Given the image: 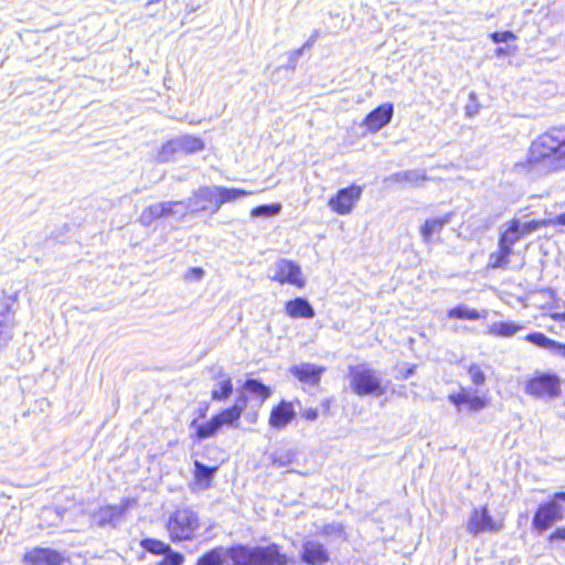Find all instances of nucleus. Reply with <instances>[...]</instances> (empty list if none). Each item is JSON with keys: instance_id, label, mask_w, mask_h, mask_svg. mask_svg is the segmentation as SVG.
<instances>
[{"instance_id": "obj_3", "label": "nucleus", "mask_w": 565, "mask_h": 565, "mask_svg": "<svg viewBox=\"0 0 565 565\" xmlns=\"http://www.w3.org/2000/svg\"><path fill=\"white\" fill-rule=\"evenodd\" d=\"M201 527L198 513L190 507H178L164 523L169 541L174 544L193 541Z\"/></svg>"}, {"instance_id": "obj_46", "label": "nucleus", "mask_w": 565, "mask_h": 565, "mask_svg": "<svg viewBox=\"0 0 565 565\" xmlns=\"http://www.w3.org/2000/svg\"><path fill=\"white\" fill-rule=\"evenodd\" d=\"M417 365L412 364L406 370H404L401 374V377L403 380H407L411 375H413L416 372Z\"/></svg>"}, {"instance_id": "obj_26", "label": "nucleus", "mask_w": 565, "mask_h": 565, "mask_svg": "<svg viewBox=\"0 0 565 565\" xmlns=\"http://www.w3.org/2000/svg\"><path fill=\"white\" fill-rule=\"evenodd\" d=\"M254 192L241 188L216 186L217 201L215 209H221L225 203L235 202L242 198L252 195Z\"/></svg>"}, {"instance_id": "obj_14", "label": "nucleus", "mask_w": 565, "mask_h": 565, "mask_svg": "<svg viewBox=\"0 0 565 565\" xmlns=\"http://www.w3.org/2000/svg\"><path fill=\"white\" fill-rule=\"evenodd\" d=\"M296 418L295 405L291 401L280 399L268 415V426L274 430H282Z\"/></svg>"}, {"instance_id": "obj_17", "label": "nucleus", "mask_w": 565, "mask_h": 565, "mask_svg": "<svg viewBox=\"0 0 565 565\" xmlns=\"http://www.w3.org/2000/svg\"><path fill=\"white\" fill-rule=\"evenodd\" d=\"M126 504H105L93 513V520L98 526L116 525L122 520L126 512Z\"/></svg>"}, {"instance_id": "obj_7", "label": "nucleus", "mask_w": 565, "mask_h": 565, "mask_svg": "<svg viewBox=\"0 0 565 565\" xmlns=\"http://www.w3.org/2000/svg\"><path fill=\"white\" fill-rule=\"evenodd\" d=\"M524 392L535 398H556L562 393L561 377L555 373L535 371L525 381Z\"/></svg>"}, {"instance_id": "obj_37", "label": "nucleus", "mask_w": 565, "mask_h": 565, "mask_svg": "<svg viewBox=\"0 0 565 565\" xmlns=\"http://www.w3.org/2000/svg\"><path fill=\"white\" fill-rule=\"evenodd\" d=\"M489 38L495 44H499L502 42H514L518 39L516 34H514L512 31L492 32L489 35Z\"/></svg>"}, {"instance_id": "obj_48", "label": "nucleus", "mask_w": 565, "mask_h": 565, "mask_svg": "<svg viewBox=\"0 0 565 565\" xmlns=\"http://www.w3.org/2000/svg\"><path fill=\"white\" fill-rule=\"evenodd\" d=\"M554 321L565 322V312H555L551 315Z\"/></svg>"}, {"instance_id": "obj_36", "label": "nucleus", "mask_w": 565, "mask_h": 565, "mask_svg": "<svg viewBox=\"0 0 565 565\" xmlns=\"http://www.w3.org/2000/svg\"><path fill=\"white\" fill-rule=\"evenodd\" d=\"M181 142L183 149L190 153L202 151L205 148V143L200 137L186 136L182 138Z\"/></svg>"}, {"instance_id": "obj_28", "label": "nucleus", "mask_w": 565, "mask_h": 565, "mask_svg": "<svg viewBox=\"0 0 565 565\" xmlns=\"http://www.w3.org/2000/svg\"><path fill=\"white\" fill-rule=\"evenodd\" d=\"M230 558V547H213L198 557L194 565H223L224 558Z\"/></svg>"}, {"instance_id": "obj_45", "label": "nucleus", "mask_w": 565, "mask_h": 565, "mask_svg": "<svg viewBox=\"0 0 565 565\" xmlns=\"http://www.w3.org/2000/svg\"><path fill=\"white\" fill-rule=\"evenodd\" d=\"M331 405H332V399L331 398H324V399L321 401L320 406H321L322 413L324 415H330V413H331Z\"/></svg>"}, {"instance_id": "obj_9", "label": "nucleus", "mask_w": 565, "mask_h": 565, "mask_svg": "<svg viewBox=\"0 0 565 565\" xmlns=\"http://www.w3.org/2000/svg\"><path fill=\"white\" fill-rule=\"evenodd\" d=\"M466 527L472 536L482 533H497L504 527V520L503 518L493 516L489 508L483 504L471 510Z\"/></svg>"}, {"instance_id": "obj_21", "label": "nucleus", "mask_w": 565, "mask_h": 565, "mask_svg": "<svg viewBox=\"0 0 565 565\" xmlns=\"http://www.w3.org/2000/svg\"><path fill=\"white\" fill-rule=\"evenodd\" d=\"M524 340L540 349L547 350L553 353L559 354L565 358V343L557 342L554 339L548 338L541 331H533L524 337Z\"/></svg>"}, {"instance_id": "obj_34", "label": "nucleus", "mask_w": 565, "mask_h": 565, "mask_svg": "<svg viewBox=\"0 0 565 565\" xmlns=\"http://www.w3.org/2000/svg\"><path fill=\"white\" fill-rule=\"evenodd\" d=\"M467 373L471 383L476 386H482L487 382V375L482 367L477 363H471L467 367Z\"/></svg>"}, {"instance_id": "obj_39", "label": "nucleus", "mask_w": 565, "mask_h": 565, "mask_svg": "<svg viewBox=\"0 0 565 565\" xmlns=\"http://www.w3.org/2000/svg\"><path fill=\"white\" fill-rule=\"evenodd\" d=\"M160 207L162 209V218L168 217L175 213L174 207L178 205H183V201H168V202H160Z\"/></svg>"}, {"instance_id": "obj_5", "label": "nucleus", "mask_w": 565, "mask_h": 565, "mask_svg": "<svg viewBox=\"0 0 565 565\" xmlns=\"http://www.w3.org/2000/svg\"><path fill=\"white\" fill-rule=\"evenodd\" d=\"M558 137L552 132L539 135L531 143L522 166L531 171L551 161L557 164Z\"/></svg>"}, {"instance_id": "obj_22", "label": "nucleus", "mask_w": 565, "mask_h": 565, "mask_svg": "<svg viewBox=\"0 0 565 565\" xmlns=\"http://www.w3.org/2000/svg\"><path fill=\"white\" fill-rule=\"evenodd\" d=\"M285 312L291 319H311L316 312L310 302L302 297H296L285 302Z\"/></svg>"}, {"instance_id": "obj_30", "label": "nucleus", "mask_w": 565, "mask_h": 565, "mask_svg": "<svg viewBox=\"0 0 565 565\" xmlns=\"http://www.w3.org/2000/svg\"><path fill=\"white\" fill-rule=\"evenodd\" d=\"M217 470V466L207 467L200 461L194 462V481L195 483L202 488L207 489L211 487L212 478L214 472Z\"/></svg>"}, {"instance_id": "obj_33", "label": "nucleus", "mask_w": 565, "mask_h": 565, "mask_svg": "<svg viewBox=\"0 0 565 565\" xmlns=\"http://www.w3.org/2000/svg\"><path fill=\"white\" fill-rule=\"evenodd\" d=\"M162 209L159 203H154L145 207L139 216V222L143 226H150L156 221L162 218Z\"/></svg>"}, {"instance_id": "obj_32", "label": "nucleus", "mask_w": 565, "mask_h": 565, "mask_svg": "<svg viewBox=\"0 0 565 565\" xmlns=\"http://www.w3.org/2000/svg\"><path fill=\"white\" fill-rule=\"evenodd\" d=\"M448 318H455L460 320H479L480 318H483V316L477 310V309H470L467 308L463 305L456 306L447 311Z\"/></svg>"}, {"instance_id": "obj_24", "label": "nucleus", "mask_w": 565, "mask_h": 565, "mask_svg": "<svg viewBox=\"0 0 565 565\" xmlns=\"http://www.w3.org/2000/svg\"><path fill=\"white\" fill-rule=\"evenodd\" d=\"M452 214L447 213L439 217L427 218L419 227V234L423 237L425 243H429L431 241L433 235L439 234L446 224H448L451 220Z\"/></svg>"}, {"instance_id": "obj_10", "label": "nucleus", "mask_w": 565, "mask_h": 565, "mask_svg": "<svg viewBox=\"0 0 565 565\" xmlns=\"http://www.w3.org/2000/svg\"><path fill=\"white\" fill-rule=\"evenodd\" d=\"M362 185L351 183L345 188L339 189L329 198L328 207L337 215H348L353 212L362 198Z\"/></svg>"}, {"instance_id": "obj_25", "label": "nucleus", "mask_w": 565, "mask_h": 565, "mask_svg": "<svg viewBox=\"0 0 565 565\" xmlns=\"http://www.w3.org/2000/svg\"><path fill=\"white\" fill-rule=\"evenodd\" d=\"M139 545L145 552L153 556L164 557L166 555L177 552L172 550L169 543L156 537H143L140 540Z\"/></svg>"}, {"instance_id": "obj_47", "label": "nucleus", "mask_w": 565, "mask_h": 565, "mask_svg": "<svg viewBox=\"0 0 565 565\" xmlns=\"http://www.w3.org/2000/svg\"><path fill=\"white\" fill-rule=\"evenodd\" d=\"M515 51H516V46H513L511 49V51H508L507 49H503V47H497L494 53H495V56L501 57V56L508 55L510 53H514Z\"/></svg>"}, {"instance_id": "obj_40", "label": "nucleus", "mask_w": 565, "mask_h": 565, "mask_svg": "<svg viewBox=\"0 0 565 565\" xmlns=\"http://www.w3.org/2000/svg\"><path fill=\"white\" fill-rule=\"evenodd\" d=\"M204 275V270L201 267H191L184 274V279L189 281L200 280Z\"/></svg>"}, {"instance_id": "obj_18", "label": "nucleus", "mask_w": 565, "mask_h": 565, "mask_svg": "<svg viewBox=\"0 0 565 565\" xmlns=\"http://www.w3.org/2000/svg\"><path fill=\"white\" fill-rule=\"evenodd\" d=\"M324 372V366L311 363H301L290 369V373L296 380L309 385L319 384Z\"/></svg>"}, {"instance_id": "obj_4", "label": "nucleus", "mask_w": 565, "mask_h": 565, "mask_svg": "<svg viewBox=\"0 0 565 565\" xmlns=\"http://www.w3.org/2000/svg\"><path fill=\"white\" fill-rule=\"evenodd\" d=\"M348 379L352 392L358 396H381L386 392L377 372L367 364L350 365Z\"/></svg>"}, {"instance_id": "obj_8", "label": "nucleus", "mask_w": 565, "mask_h": 565, "mask_svg": "<svg viewBox=\"0 0 565 565\" xmlns=\"http://www.w3.org/2000/svg\"><path fill=\"white\" fill-rule=\"evenodd\" d=\"M447 401L458 413L478 414L490 405V397L487 392H478L470 387H460L459 391L447 395Z\"/></svg>"}, {"instance_id": "obj_31", "label": "nucleus", "mask_w": 565, "mask_h": 565, "mask_svg": "<svg viewBox=\"0 0 565 565\" xmlns=\"http://www.w3.org/2000/svg\"><path fill=\"white\" fill-rule=\"evenodd\" d=\"M392 180L399 184L418 185L427 180V175L425 173L411 170L393 174Z\"/></svg>"}, {"instance_id": "obj_11", "label": "nucleus", "mask_w": 565, "mask_h": 565, "mask_svg": "<svg viewBox=\"0 0 565 565\" xmlns=\"http://www.w3.org/2000/svg\"><path fill=\"white\" fill-rule=\"evenodd\" d=\"M516 237L512 236L504 230L499 234L498 247L489 254V260L486 265L487 270H495L499 268H510L511 257L515 254L514 244Z\"/></svg>"}, {"instance_id": "obj_41", "label": "nucleus", "mask_w": 565, "mask_h": 565, "mask_svg": "<svg viewBox=\"0 0 565 565\" xmlns=\"http://www.w3.org/2000/svg\"><path fill=\"white\" fill-rule=\"evenodd\" d=\"M546 220V227L547 226H565V212L561 213L559 215Z\"/></svg>"}, {"instance_id": "obj_13", "label": "nucleus", "mask_w": 565, "mask_h": 565, "mask_svg": "<svg viewBox=\"0 0 565 565\" xmlns=\"http://www.w3.org/2000/svg\"><path fill=\"white\" fill-rule=\"evenodd\" d=\"M25 565H63L65 556L62 552L50 547H32L22 557Z\"/></svg>"}, {"instance_id": "obj_49", "label": "nucleus", "mask_w": 565, "mask_h": 565, "mask_svg": "<svg viewBox=\"0 0 565 565\" xmlns=\"http://www.w3.org/2000/svg\"><path fill=\"white\" fill-rule=\"evenodd\" d=\"M207 409H209V404L205 403L204 406L199 409V417L205 418Z\"/></svg>"}, {"instance_id": "obj_35", "label": "nucleus", "mask_w": 565, "mask_h": 565, "mask_svg": "<svg viewBox=\"0 0 565 565\" xmlns=\"http://www.w3.org/2000/svg\"><path fill=\"white\" fill-rule=\"evenodd\" d=\"M280 210L281 205L279 203L263 204L252 209L250 214L252 216H274L278 214Z\"/></svg>"}, {"instance_id": "obj_38", "label": "nucleus", "mask_w": 565, "mask_h": 565, "mask_svg": "<svg viewBox=\"0 0 565 565\" xmlns=\"http://www.w3.org/2000/svg\"><path fill=\"white\" fill-rule=\"evenodd\" d=\"M184 556L180 552H175L162 557L156 565H182Z\"/></svg>"}, {"instance_id": "obj_1", "label": "nucleus", "mask_w": 565, "mask_h": 565, "mask_svg": "<svg viewBox=\"0 0 565 565\" xmlns=\"http://www.w3.org/2000/svg\"><path fill=\"white\" fill-rule=\"evenodd\" d=\"M247 393L257 398L259 405H262L271 396L273 390L258 380L246 379L231 405L221 408L204 424H199L198 419L191 420L190 427L193 429L191 439L199 443L214 437L225 427L237 428L244 415L247 423L256 424L259 419V412L256 409L247 412L249 402Z\"/></svg>"}, {"instance_id": "obj_23", "label": "nucleus", "mask_w": 565, "mask_h": 565, "mask_svg": "<svg viewBox=\"0 0 565 565\" xmlns=\"http://www.w3.org/2000/svg\"><path fill=\"white\" fill-rule=\"evenodd\" d=\"M542 227H546L545 218H536L522 224L519 218L513 217L507 222L505 230L508 231V234L510 233L512 236L516 237V241H519L523 236L532 232H535Z\"/></svg>"}, {"instance_id": "obj_16", "label": "nucleus", "mask_w": 565, "mask_h": 565, "mask_svg": "<svg viewBox=\"0 0 565 565\" xmlns=\"http://www.w3.org/2000/svg\"><path fill=\"white\" fill-rule=\"evenodd\" d=\"M216 201V186H200L190 199V203L194 205V212L210 210L212 213H216L220 210L215 209Z\"/></svg>"}, {"instance_id": "obj_6", "label": "nucleus", "mask_w": 565, "mask_h": 565, "mask_svg": "<svg viewBox=\"0 0 565 565\" xmlns=\"http://www.w3.org/2000/svg\"><path fill=\"white\" fill-rule=\"evenodd\" d=\"M559 501L565 502V492H555L550 500L541 503L532 519V527L536 534H542L564 518V509Z\"/></svg>"}, {"instance_id": "obj_43", "label": "nucleus", "mask_w": 565, "mask_h": 565, "mask_svg": "<svg viewBox=\"0 0 565 565\" xmlns=\"http://www.w3.org/2000/svg\"><path fill=\"white\" fill-rule=\"evenodd\" d=\"M319 416L317 408H307L301 413V417L307 422H315Z\"/></svg>"}, {"instance_id": "obj_29", "label": "nucleus", "mask_w": 565, "mask_h": 565, "mask_svg": "<svg viewBox=\"0 0 565 565\" xmlns=\"http://www.w3.org/2000/svg\"><path fill=\"white\" fill-rule=\"evenodd\" d=\"M18 301V292L0 295V328L6 327L7 321L12 318L14 313V305Z\"/></svg>"}, {"instance_id": "obj_12", "label": "nucleus", "mask_w": 565, "mask_h": 565, "mask_svg": "<svg viewBox=\"0 0 565 565\" xmlns=\"http://www.w3.org/2000/svg\"><path fill=\"white\" fill-rule=\"evenodd\" d=\"M271 280L280 285L288 284L298 289H302L306 286V278L300 266L296 262L286 258L277 262L276 271Z\"/></svg>"}, {"instance_id": "obj_44", "label": "nucleus", "mask_w": 565, "mask_h": 565, "mask_svg": "<svg viewBox=\"0 0 565 565\" xmlns=\"http://www.w3.org/2000/svg\"><path fill=\"white\" fill-rule=\"evenodd\" d=\"M548 541H565V526L555 529L548 536Z\"/></svg>"}, {"instance_id": "obj_27", "label": "nucleus", "mask_w": 565, "mask_h": 565, "mask_svg": "<svg viewBox=\"0 0 565 565\" xmlns=\"http://www.w3.org/2000/svg\"><path fill=\"white\" fill-rule=\"evenodd\" d=\"M524 326L515 321H499L490 324L488 334L499 338H509L523 330Z\"/></svg>"}, {"instance_id": "obj_19", "label": "nucleus", "mask_w": 565, "mask_h": 565, "mask_svg": "<svg viewBox=\"0 0 565 565\" xmlns=\"http://www.w3.org/2000/svg\"><path fill=\"white\" fill-rule=\"evenodd\" d=\"M212 379L216 383L215 387L211 391V399L217 403L227 401L234 392V383L230 374L220 370L213 374Z\"/></svg>"}, {"instance_id": "obj_15", "label": "nucleus", "mask_w": 565, "mask_h": 565, "mask_svg": "<svg viewBox=\"0 0 565 565\" xmlns=\"http://www.w3.org/2000/svg\"><path fill=\"white\" fill-rule=\"evenodd\" d=\"M393 114L392 103L381 104L363 118L361 126L365 127L369 132L375 134L392 120Z\"/></svg>"}, {"instance_id": "obj_42", "label": "nucleus", "mask_w": 565, "mask_h": 565, "mask_svg": "<svg viewBox=\"0 0 565 565\" xmlns=\"http://www.w3.org/2000/svg\"><path fill=\"white\" fill-rule=\"evenodd\" d=\"M557 166H565V139L558 138Z\"/></svg>"}, {"instance_id": "obj_20", "label": "nucleus", "mask_w": 565, "mask_h": 565, "mask_svg": "<svg viewBox=\"0 0 565 565\" xmlns=\"http://www.w3.org/2000/svg\"><path fill=\"white\" fill-rule=\"evenodd\" d=\"M301 559L308 565H323L330 561V556L323 544L306 542L302 547Z\"/></svg>"}, {"instance_id": "obj_2", "label": "nucleus", "mask_w": 565, "mask_h": 565, "mask_svg": "<svg viewBox=\"0 0 565 565\" xmlns=\"http://www.w3.org/2000/svg\"><path fill=\"white\" fill-rule=\"evenodd\" d=\"M232 565H292L294 559L277 543L249 546L234 544L230 546Z\"/></svg>"}]
</instances>
